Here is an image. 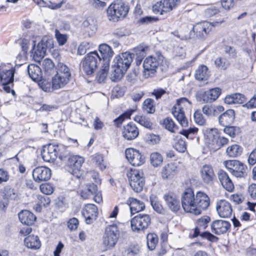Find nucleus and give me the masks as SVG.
Listing matches in <instances>:
<instances>
[{
	"instance_id": "nucleus-1",
	"label": "nucleus",
	"mask_w": 256,
	"mask_h": 256,
	"mask_svg": "<svg viewBox=\"0 0 256 256\" xmlns=\"http://www.w3.org/2000/svg\"><path fill=\"white\" fill-rule=\"evenodd\" d=\"M182 205L186 212L198 215L208 208L210 199L204 192L198 191L194 194L192 189L187 188L182 196Z\"/></svg>"
},
{
	"instance_id": "nucleus-2",
	"label": "nucleus",
	"mask_w": 256,
	"mask_h": 256,
	"mask_svg": "<svg viewBox=\"0 0 256 256\" xmlns=\"http://www.w3.org/2000/svg\"><path fill=\"white\" fill-rule=\"evenodd\" d=\"M132 62V55L129 52H125L117 56L114 58L112 66V70L110 75L111 80L113 82L120 80L130 66Z\"/></svg>"
},
{
	"instance_id": "nucleus-3",
	"label": "nucleus",
	"mask_w": 256,
	"mask_h": 256,
	"mask_svg": "<svg viewBox=\"0 0 256 256\" xmlns=\"http://www.w3.org/2000/svg\"><path fill=\"white\" fill-rule=\"evenodd\" d=\"M203 132L205 145L210 152H215L228 144V139L224 136H220L216 128H205Z\"/></svg>"
},
{
	"instance_id": "nucleus-4",
	"label": "nucleus",
	"mask_w": 256,
	"mask_h": 256,
	"mask_svg": "<svg viewBox=\"0 0 256 256\" xmlns=\"http://www.w3.org/2000/svg\"><path fill=\"white\" fill-rule=\"evenodd\" d=\"M128 6L122 0H116L107 9V16L110 20H118L124 18L128 12Z\"/></svg>"
},
{
	"instance_id": "nucleus-5",
	"label": "nucleus",
	"mask_w": 256,
	"mask_h": 256,
	"mask_svg": "<svg viewBox=\"0 0 256 256\" xmlns=\"http://www.w3.org/2000/svg\"><path fill=\"white\" fill-rule=\"evenodd\" d=\"M166 64V60L161 54L156 56H148L144 61V75L146 78L152 76L156 71L158 66Z\"/></svg>"
},
{
	"instance_id": "nucleus-6",
	"label": "nucleus",
	"mask_w": 256,
	"mask_h": 256,
	"mask_svg": "<svg viewBox=\"0 0 256 256\" xmlns=\"http://www.w3.org/2000/svg\"><path fill=\"white\" fill-rule=\"evenodd\" d=\"M190 103L188 100L182 98L177 100V102L172 109V114L182 127H187L188 122L185 116L184 108H186Z\"/></svg>"
},
{
	"instance_id": "nucleus-7",
	"label": "nucleus",
	"mask_w": 256,
	"mask_h": 256,
	"mask_svg": "<svg viewBox=\"0 0 256 256\" xmlns=\"http://www.w3.org/2000/svg\"><path fill=\"white\" fill-rule=\"evenodd\" d=\"M100 61L101 57L96 51L89 52L82 62L84 72L88 76L92 75Z\"/></svg>"
},
{
	"instance_id": "nucleus-8",
	"label": "nucleus",
	"mask_w": 256,
	"mask_h": 256,
	"mask_svg": "<svg viewBox=\"0 0 256 256\" xmlns=\"http://www.w3.org/2000/svg\"><path fill=\"white\" fill-rule=\"evenodd\" d=\"M120 232L118 226L112 224L107 226L102 237V244L107 248H114L118 242Z\"/></svg>"
},
{
	"instance_id": "nucleus-9",
	"label": "nucleus",
	"mask_w": 256,
	"mask_h": 256,
	"mask_svg": "<svg viewBox=\"0 0 256 256\" xmlns=\"http://www.w3.org/2000/svg\"><path fill=\"white\" fill-rule=\"evenodd\" d=\"M130 186L136 192H140L144 184L143 172L138 170H131L127 174Z\"/></svg>"
},
{
	"instance_id": "nucleus-10",
	"label": "nucleus",
	"mask_w": 256,
	"mask_h": 256,
	"mask_svg": "<svg viewBox=\"0 0 256 256\" xmlns=\"http://www.w3.org/2000/svg\"><path fill=\"white\" fill-rule=\"evenodd\" d=\"M224 164L232 175L237 178H244L247 175V166L238 160H226L224 162Z\"/></svg>"
},
{
	"instance_id": "nucleus-11",
	"label": "nucleus",
	"mask_w": 256,
	"mask_h": 256,
	"mask_svg": "<svg viewBox=\"0 0 256 256\" xmlns=\"http://www.w3.org/2000/svg\"><path fill=\"white\" fill-rule=\"evenodd\" d=\"M78 193L84 199L88 198L94 195V200L97 203H100L102 200L100 192L98 191L97 186L94 184L84 185L78 190Z\"/></svg>"
},
{
	"instance_id": "nucleus-12",
	"label": "nucleus",
	"mask_w": 256,
	"mask_h": 256,
	"mask_svg": "<svg viewBox=\"0 0 256 256\" xmlns=\"http://www.w3.org/2000/svg\"><path fill=\"white\" fill-rule=\"evenodd\" d=\"M28 74L30 77L34 81H41V87L45 91H50V83L46 80L42 79V72L40 68L36 64H30L28 67Z\"/></svg>"
},
{
	"instance_id": "nucleus-13",
	"label": "nucleus",
	"mask_w": 256,
	"mask_h": 256,
	"mask_svg": "<svg viewBox=\"0 0 256 256\" xmlns=\"http://www.w3.org/2000/svg\"><path fill=\"white\" fill-rule=\"evenodd\" d=\"M131 228L134 232H139L146 229L150 223L149 215L138 214L131 220Z\"/></svg>"
},
{
	"instance_id": "nucleus-14",
	"label": "nucleus",
	"mask_w": 256,
	"mask_h": 256,
	"mask_svg": "<svg viewBox=\"0 0 256 256\" xmlns=\"http://www.w3.org/2000/svg\"><path fill=\"white\" fill-rule=\"evenodd\" d=\"M126 159L134 166H140L145 162V156L142 152L134 148H128L125 150Z\"/></svg>"
},
{
	"instance_id": "nucleus-15",
	"label": "nucleus",
	"mask_w": 256,
	"mask_h": 256,
	"mask_svg": "<svg viewBox=\"0 0 256 256\" xmlns=\"http://www.w3.org/2000/svg\"><path fill=\"white\" fill-rule=\"evenodd\" d=\"M178 0H160L152 6V10L155 14H163L164 12L171 11L176 5Z\"/></svg>"
},
{
	"instance_id": "nucleus-16",
	"label": "nucleus",
	"mask_w": 256,
	"mask_h": 256,
	"mask_svg": "<svg viewBox=\"0 0 256 256\" xmlns=\"http://www.w3.org/2000/svg\"><path fill=\"white\" fill-rule=\"evenodd\" d=\"M216 208L217 213L220 218H230L232 214V206L230 202L225 200H218L216 202Z\"/></svg>"
},
{
	"instance_id": "nucleus-17",
	"label": "nucleus",
	"mask_w": 256,
	"mask_h": 256,
	"mask_svg": "<svg viewBox=\"0 0 256 256\" xmlns=\"http://www.w3.org/2000/svg\"><path fill=\"white\" fill-rule=\"evenodd\" d=\"M84 158L78 156H73L68 158V164L71 169V172L76 178L82 176V166L84 162Z\"/></svg>"
},
{
	"instance_id": "nucleus-18",
	"label": "nucleus",
	"mask_w": 256,
	"mask_h": 256,
	"mask_svg": "<svg viewBox=\"0 0 256 256\" xmlns=\"http://www.w3.org/2000/svg\"><path fill=\"white\" fill-rule=\"evenodd\" d=\"M214 25L208 22H202L196 24L193 28L194 32L196 36L200 38H204L214 28Z\"/></svg>"
},
{
	"instance_id": "nucleus-19",
	"label": "nucleus",
	"mask_w": 256,
	"mask_h": 256,
	"mask_svg": "<svg viewBox=\"0 0 256 256\" xmlns=\"http://www.w3.org/2000/svg\"><path fill=\"white\" fill-rule=\"evenodd\" d=\"M51 175V170L46 166L36 167L32 171L33 178L38 182L48 180Z\"/></svg>"
},
{
	"instance_id": "nucleus-20",
	"label": "nucleus",
	"mask_w": 256,
	"mask_h": 256,
	"mask_svg": "<svg viewBox=\"0 0 256 256\" xmlns=\"http://www.w3.org/2000/svg\"><path fill=\"white\" fill-rule=\"evenodd\" d=\"M200 176L202 182L207 184H212L216 178L214 168L209 164H204L200 168Z\"/></svg>"
},
{
	"instance_id": "nucleus-21",
	"label": "nucleus",
	"mask_w": 256,
	"mask_h": 256,
	"mask_svg": "<svg viewBox=\"0 0 256 256\" xmlns=\"http://www.w3.org/2000/svg\"><path fill=\"white\" fill-rule=\"evenodd\" d=\"M82 214L85 218L86 222L90 224L96 220L98 214V208L94 204H88L82 211Z\"/></svg>"
},
{
	"instance_id": "nucleus-22",
	"label": "nucleus",
	"mask_w": 256,
	"mask_h": 256,
	"mask_svg": "<svg viewBox=\"0 0 256 256\" xmlns=\"http://www.w3.org/2000/svg\"><path fill=\"white\" fill-rule=\"evenodd\" d=\"M230 226V224L228 221L216 220L211 224V230L214 234L220 235L226 233Z\"/></svg>"
},
{
	"instance_id": "nucleus-23",
	"label": "nucleus",
	"mask_w": 256,
	"mask_h": 256,
	"mask_svg": "<svg viewBox=\"0 0 256 256\" xmlns=\"http://www.w3.org/2000/svg\"><path fill=\"white\" fill-rule=\"evenodd\" d=\"M163 198L168 208L174 212H176L180 209V202L177 196L172 192L164 194Z\"/></svg>"
},
{
	"instance_id": "nucleus-24",
	"label": "nucleus",
	"mask_w": 256,
	"mask_h": 256,
	"mask_svg": "<svg viewBox=\"0 0 256 256\" xmlns=\"http://www.w3.org/2000/svg\"><path fill=\"white\" fill-rule=\"evenodd\" d=\"M58 148L53 144H48L42 152L43 160L47 162H54L58 156Z\"/></svg>"
},
{
	"instance_id": "nucleus-25",
	"label": "nucleus",
	"mask_w": 256,
	"mask_h": 256,
	"mask_svg": "<svg viewBox=\"0 0 256 256\" xmlns=\"http://www.w3.org/2000/svg\"><path fill=\"white\" fill-rule=\"evenodd\" d=\"M220 94L221 90L216 88L210 89L206 92H200L198 94V98L200 100H202L204 102H210L216 100Z\"/></svg>"
},
{
	"instance_id": "nucleus-26",
	"label": "nucleus",
	"mask_w": 256,
	"mask_h": 256,
	"mask_svg": "<svg viewBox=\"0 0 256 256\" xmlns=\"http://www.w3.org/2000/svg\"><path fill=\"white\" fill-rule=\"evenodd\" d=\"M178 167L173 162H170L164 166L160 172V174L163 180H170L178 173Z\"/></svg>"
},
{
	"instance_id": "nucleus-27",
	"label": "nucleus",
	"mask_w": 256,
	"mask_h": 256,
	"mask_svg": "<svg viewBox=\"0 0 256 256\" xmlns=\"http://www.w3.org/2000/svg\"><path fill=\"white\" fill-rule=\"evenodd\" d=\"M98 50L101 54V60L102 59L104 64L108 66L110 64V59L114 54L112 48L107 44H102L100 45Z\"/></svg>"
},
{
	"instance_id": "nucleus-28",
	"label": "nucleus",
	"mask_w": 256,
	"mask_h": 256,
	"mask_svg": "<svg viewBox=\"0 0 256 256\" xmlns=\"http://www.w3.org/2000/svg\"><path fill=\"white\" fill-rule=\"evenodd\" d=\"M218 179L222 186L228 192H232L234 184L228 174L224 170H220L218 174Z\"/></svg>"
},
{
	"instance_id": "nucleus-29",
	"label": "nucleus",
	"mask_w": 256,
	"mask_h": 256,
	"mask_svg": "<svg viewBox=\"0 0 256 256\" xmlns=\"http://www.w3.org/2000/svg\"><path fill=\"white\" fill-rule=\"evenodd\" d=\"M139 132L137 127L133 124L130 123L124 126L122 131L123 136L128 140L136 138L138 135Z\"/></svg>"
},
{
	"instance_id": "nucleus-30",
	"label": "nucleus",
	"mask_w": 256,
	"mask_h": 256,
	"mask_svg": "<svg viewBox=\"0 0 256 256\" xmlns=\"http://www.w3.org/2000/svg\"><path fill=\"white\" fill-rule=\"evenodd\" d=\"M46 50V46L44 43V40H42L36 46L34 44L33 48L31 50L30 52L36 60H39L42 58L44 57Z\"/></svg>"
},
{
	"instance_id": "nucleus-31",
	"label": "nucleus",
	"mask_w": 256,
	"mask_h": 256,
	"mask_svg": "<svg viewBox=\"0 0 256 256\" xmlns=\"http://www.w3.org/2000/svg\"><path fill=\"white\" fill-rule=\"evenodd\" d=\"M234 118L235 114L234 110H228L219 116V122L223 126H228L234 122Z\"/></svg>"
},
{
	"instance_id": "nucleus-32",
	"label": "nucleus",
	"mask_w": 256,
	"mask_h": 256,
	"mask_svg": "<svg viewBox=\"0 0 256 256\" xmlns=\"http://www.w3.org/2000/svg\"><path fill=\"white\" fill-rule=\"evenodd\" d=\"M18 218L22 224L27 226L32 225L36 220V216L27 210L20 212L18 214Z\"/></svg>"
},
{
	"instance_id": "nucleus-33",
	"label": "nucleus",
	"mask_w": 256,
	"mask_h": 256,
	"mask_svg": "<svg viewBox=\"0 0 256 256\" xmlns=\"http://www.w3.org/2000/svg\"><path fill=\"white\" fill-rule=\"evenodd\" d=\"M127 204L130 207L132 214H135L143 210L145 208V205L143 202L133 198H129Z\"/></svg>"
},
{
	"instance_id": "nucleus-34",
	"label": "nucleus",
	"mask_w": 256,
	"mask_h": 256,
	"mask_svg": "<svg viewBox=\"0 0 256 256\" xmlns=\"http://www.w3.org/2000/svg\"><path fill=\"white\" fill-rule=\"evenodd\" d=\"M25 246L28 248L37 250L41 246L40 241L36 236L30 235L25 238L24 240Z\"/></svg>"
},
{
	"instance_id": "nucleus-35",
	"label": "nucleus",
	"mask_w": 256,
	"mask_h": 256,
	"mask_svg": "<svg viewBox=\"0 0 256 256\" xmlns=\"http://www.w3.org/2000/svg\"><path fill=\"white\" fill-rule=\"evenodd\" d=\"M210 76L208 68L205 65H200L196 70L195 78L200 81L207 80Z\"/></svg>"
},
{
	"instance_id": "nucleus-36",
	"label": "nucleus",
	"mask_w": 256,
	"mask_h": 256,
	"mask_svg": "<svg viewBox=\"0 0 256 256\" xmlns=\"http://www.w3.org/2000/svg\"><path fill=\"white\" fill-rule=\"evenodd\" d=\"M14 70L13 68L2 70L0 73V82L2 84H12Z\"/></svg>"
},
{
	"instance_id": "nucleus-37",
	"label": "nucleus",
	"mask_w": 256,
	"mask_h": 256,
	"mask_svg": "<svg viewBox=\"0 0 256 256\" xmlns=\"http://www.w3.org/2000/svg\"><path fill=\"white\" fill-rule=\"evenodd\" d=\"M210 221V218L208 216H204L198 219L196 221V226L194 229V236L196 237L201 233V229H205L207 228L208 224Z\"/></svg>"
},
{
	"instance_id": "nucleus-38",
	"label": "nucleus",
	"mask_w": 256,
	"mask_h": 256,
	"mask_svg": "<svg viewBox=\"0 0 256 256\" xmlns=\"http://www.w3.org/2000/svg\"><path fill=\"white\" fill-rule=\"evenodd\" d=\"M202 110L204 114L208 116H214L223 111L224 108L220 106L207 104L203 106Z\"/></svg>"
},
{
	"instance_id": "nucleus-39",
	"label": "nucleus",
	"mask_w": 256,
	"mask_h": 256,
	"mask_svg": "<svg viewBox=\"0 0 256 256\" xmlns=\"http://www.w3.org/2000/svg\"><path fill=\"white\" fill-rule=\"evenodd\" d=\"M82 26L89 35H93L97 30L96 22L92 18H88L84 20Z\"/></svg>"
},
{
	"instance_id": "nucleus-40",
	"label": "nucleus",
	"mask_w": 256,
	"mask_h": 256,
	"mask_svg": "<svg viewBox=\"0 0 256 256\" xmlns=\"http://www.w3.org/2000/svg\"><path fill=\"white\" fill-rule=\"evenodd\" d=\"M51 82L50 88H52L53 90L62 88L68 82L64 80V78L58 76L56 74L52 77Z\"/></svg>"
},
{
	"instance_id": "nucleus-41",
	"label": "nucleus",
	"mask_w": 256,
	"mask_h": 256,
	"mask_svg": "<svg viewBox=\"0 0 256 256\" xmlns=\"http://www.w3.org/2000/svg\"><path fill=\"white\" fill-rule=\"evenodd\" d=\"M44 74L50 76L54 72V64L53 62L49 58L44 59L42 62Z\"/></svg>"
},
{
	"instance_id": "nucleus-42",
	"label": "nucleus",
	"mask_w": 256,
	"mask_h": 256,
	"mask_svg": "<svg viewBox=\"0 0 256 256\" xmlns=\"http://www.w3.org/2000/svg\"><path fill=\"white\" fill-rule=\"evenodd\" d=\"M150 163L154 167L160 166L163 162L162 155L158 152H153L150 154Z\"/></svg>"
},
{
	"instance_id": "nucleus-43",
	"label": "nucleus",
	"mask_w": 256,
	"mask_h": 256,
	"mask_svg": "<svg viewBox=\"0 0 256 256\" xmlns=\"http://www.w3.org/2000/svg\"><path fill=\"white\" fill-rule=\"evenodd\" d=\"M242 148L238 144H233L228 146L226 152L230 157L234 158L240 156L242 152Z\"/></svg>"
},
{
	"instance_id": "nucleus-44",
	"label": "nucleus",
	"mask_w": 256,
	"mask_h": 256,
	"mask_svg": "<svg viewBox=\"0 0 256 256\" xmlns=\"http://www.w3.org/2000/svg\"><path fill=\"white\" fill-rule=\"evenodd\" d=\"M110 64L108 66L102 64V68H101L96 74V80L99 83L104 82L106 78L108 72L109 70Z\"/></svg>"
},
{
	"instance_id": "nucleus-45",
	"label": "nucleus",
	"mask_w": 256,
	"mask_h": 256,
	"mask_svg": "<svg viewBox=\"0 0 256 256\" xmlns=\"http://www.w3.org/2000/svg\"><path fill=\"white\" fill-rule=\"evenodd\" d=\"M134 120L146 128H152V123L150 120L145 116H136L134 118Z\"/></svg>"
},
{
	"instance_id": "nucleus-46",
	"label": "nucleus",
	"mask_w": 256,
	"mask_h": 256,
	"mask_svg": "<svg viewBox=\"0 0 256 256\" xmlns=\"http://www.w3.org/2000/svg\"><path fill=\"white\" fill-rule=\"evenodd\" d=\"M148 248L152 250L156 248L158 242V236L154 234H148L146 236Z\"/></svg>"
},
{
	"instance_id": "nucleus-47",
	"label": "nucleus",
	"mask_w": 256,
	"mask_h": 256,
	"mask_svg": "<svg viewBox=\"0 0 256 256\" xmlns=\"http://www.w3.org/2000/svg\"><path fill=\"white\" fill-rule=\"evenodd\" d=\"M150 202L153 209L159 214L164 212V208L160 202L158 200L156 197L154 195L150 196Z\"/></svg>"
},
{
	"instance_id": "nucleus-48",
	"label": "nucleus",
	"mask_w": 256,
	"mask_h": 256,
	"mask_svg": "<svg viewBox=\"0 0 256 256\" xmlns=\"http://www.w3.org/2000/svg\"><path fill=\"white\" fill-rule=\"evenodd\" d=\"M143 110L148 114H153L155 112L154 100L152 98L146 99L143 103Z\"/></svg>"
},
{
	"instance_id": "nucleus-49",
	"label": "nucleus",
	"mask_w": 256,
	"mask_h": 256,
	"mask_svg": "<svg viewBox=\"0 0 256 256\" xmlns=\"http://www.w3.org/2000/svg\"><path fill=\"white\" fill-rule=\"evenodd\" d=\"M163 124L166 129L172 132H175L178 130V126L171 118H165L163 121Z\"/></svg>"
},
{
	"instance_id": "nucleus-50",
	"label": "nucleus",
	"mask_w": 256,
	"mask_h": 256,
	"mask_svg": "<svg viewBox=\"0 0 256 256\" xmlns=\"http://www.w3.org/2000/svg\"><path fill=\"white\" fill-rule=\"evenodd\" d=\"M214 64L218 68L224 70L228 68L230 62L226 58L218 57L215 60Z\"/></svg>"
},
{
	"instance_id": "nucleus-51",
	"label": "nucleus",
	"mask_w": 256,
	"mask_h": 256,
	"mask_svg": "<svg viewBox=\"0 0 256 256\" xmlns=\"http://www.w3.org/2000/svg\"><path fill=\"white\" fill-rule=\"evenodd\" d=\"M177 142L174 144V148L180 152H184L186 150V144L184 140L181 138L177 137Z\"/></svg>"
},
{
	"instance_id": "nucleus-52",
	"label": "nucleus",
	"mask_w": 256,
	"mask_h": 256,
	"mask_svg": "<svg viewBox=\"0 0 256 256\" xmlns=\"http://www.w3.org/2000/svg\"><path fill=\"white\" fill-rule=\"evenodd\" d=\"M194 120L195 122L200 126H205L206 121L201 113L200 110H196L194 113Z\"/></svg>"
},
{
	"instance_id": "nucleus-53",
	"label": "nucleus",
	"mask_w": 256,
	"mask_h": 256,
	"mask_svg": "<svg viewBox=\"0 0 256 256\" xmlns=\"http://www.w3.org/2000/svg\"><path fill=\"white\" fill-rule=\"evenodd\" d=\"M160 140L158 136L152 134H147L146 136V141L150 144H156L160 142Z\"/></svg>"
},
{
	"instance_id": "nucleus-54",
	"label": "nucleus",
	"mask_w": 256,
	"mask_h": 256,
	"mask_svg": "<svg viewBox=\"0 0 256 256\" xmlns=\"http://www.w3.org/2000/svg\"><path fill=\"white\" fill-rule=\"evenodd\" d=\"M40 188L41 192L46 195L52 194L54 190L53 186L49 183L42 184L40 186Z\"/></svg>"
},
{
	"instance_id": "nucleus-55",
	"label": "nucleus",
	"mask_w": 256,
	"mask_h": 256,
	"mask_svg": "<svg viewBox=\"0 0 256 256\" xmlns=\"http://www.w3.org/2000/svg\"><path fill=\"white\" fill-rule=\"evenodd\" d=\"M90 46L91 44L89 42H82L78 46L77 54L79 55L84 54L90 48Z\"/></svg>"
},
{
	"instance_id": "nucleus-56",
	"label": "nucleus",
	"mask_w": 256,
	"mask_h": 256,
	"mask_svg": "<svg viewBox=\"0 0 256 256\" xmlns=\"http://www.w3.org/2000/svg\"><path fill=\"white\" fill-rule=\"evenodd\" d=\"M224 128V132L231 137H234L239 133L240 129L235 126H226Z\"/></svg>"
},
{
	"instance_id": "nucleus-57",
	"label": "nucleus",
	"mask_w": 256,
	"mask_h": 256,
	"mask_svg": "<svg viewBox=\"0 0 256 256\" xmlns=\"http://www.w3.org/2000/svg\"><path fill=\"white\" fill-rule=\"evenodd\" d=\"M134 111V110H130L124 113L118 118L114 120L116 124L118 126L120 124H121L126 118H130V116L132 114Z\"/></svg>"
},
{
	"instance_id": "nucleus-58",
	"label": "nucleus",
	"mask_w": 256,
	"mask_h": 256,
	"mask_svg": "<svg viewBox=\"0 0 256 256\" xmlns=\"http://www.w3.org/2000/svg\"><path fill=\"white\" fill-rule=\"evenodd\" d=\"M56 73L62 74L65 72H71L70 68L64 62H58L56 66Z\"/></svg>"
},
{
	"instance_id": "nucleus-59",
	"label": "nucleus",
	"mask_w": 256,
	"mask_h": 256,
	"mask_svg": "<svg viewBox=\"0 0 256 256\" xmlns=\"http://www.w3.org/2000/svg\"><path fill=\"white\" fill-rule=\"evenodd\" d=\"M198 131V128H190L188 130H183L180 132V134L184 136L186 138H192L190 135L196 134Z\"/></svg>"
},
{
	"instance_id": "nucleus-60",
	"label": "nucleus",
	"mask_w": 256,
	"mask_h": 256,
	"mask_svg": "<svg viewBox=\"0 0 256 256\" xmlns=\"http://www.w3.org/2000/svg\"><path fill=\"white\" fill-rule=\"evenodd\" d=\"M92 160L98 166L101 170H104L106 168L104 164H102L104 161L103 156L102 154H96L93 158Z\"/></svg>"
},
{
	"instance_id": "nucleus-61",
	"label": "nucleus",
	"mask_w": 256,
	"mask_h": 256,
	"mask_svg": "<svg viewBox=\"0 0 256 256\" xmlns=\"http://www.w3.org/2000/svg\"><path fill=\"white\" fill-rule=\"evenodd\" d=\"M58 156L60 159H62V158H66L69 154V152L67 150L66 148L63 145L58 146Z\"/></svg>"
},
{
	"instance_id": "nucleus-62",
	"label": "nucleus",
	"mask_w": 256,
	"mask_h": 256,
	"mask_svg": "<svg viewBox=\"0 0 256 256\" xmlns=\"http://www.w3.org/2000/svg\"><path fill=\"white\" fill-rule=\"evenodd\" d=\"M38 198L39 206H46L49 205L50 202V198L46 196H38Z\"/></svg>"
},
{
	"instance_id": "nucleus-63",
	"label": "nucleus",
	"mask_w": 256,
	"mask_h": 256,
	"mask_svg": "<svg viewBox=\"0 0 256 256\" xmlns=\"http://www.w3.org/2000/svg\"><path fill=\"white\" fill-rule=\"evenodd\" d=\"M202 237L206 238L208 240L212 242H217L218 238L214 236L210 232H202L200 234Z\"/></svg>"
},
{
	"instance_id": "nucleus-64",
	"label": "nucleus",
	"mask_w": 256,
	"mask_h": 256,
	"mask_svg": "<svg viewBox=\"0 0 256 256\" xmlns=\"http://www.w3.org/2000/svg\"><path fill=\"white\" fill-rule=\"evenodd\" d=\"M234 103L238 104H242L246 102V98L244 95L236 93L234 94Z\"/></svg>"
}]
</instances>
